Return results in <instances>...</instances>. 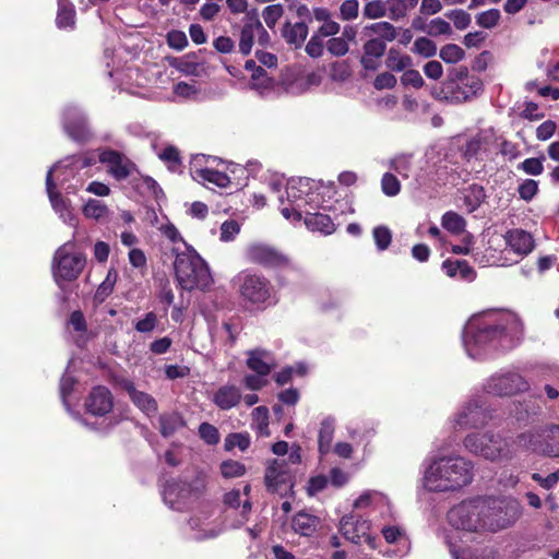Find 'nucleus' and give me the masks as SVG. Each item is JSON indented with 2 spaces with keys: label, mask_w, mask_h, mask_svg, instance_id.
Masks as SVG:
<instances>
[{
  "label": "nucleus",
  "mask_w": 559,
  "mask_h": 559,
  "mask_svg": "<svg viewBox=\"0 0 559 559\" xmlns=\"http://www.w3.org/2000/svg\"><path fill=\"white\" fill-rule=\"evenodd\" d=\"M444 539L454 559H495L491 550H483L480 552H461L452 536L445 535Z\"/></svg>",
  "instance_id": "35"
},
{
  "label": "nucleus",
  "mask_w": 559,
  "mask_h": 559,
  "mask_svg": "<svg viewBox=\"0 0 559 559\" xmlns=\"http://www.w3.org/2000/svg\"><path fill=\"white\" fill-rule=\"evenodd\" d=\"M401 82L403 85L413 86L415 88H420L425 84L421 74L417 70L409 68L401 76Z\"/></svg>",
  "instance_id": "59"
},
{
  "label": "nucleus",
  "mask_w": 559,
  "mask_h": 559,
  "mask_svg": "<svg viewBox=\"0 0 559 559\" xmlns=\"http://www.w3.org/2000/svg\"><path fill=\"white\" fill-rule=\"evenodd\" d=\"M283 13L284 9L281 4H271L263 10L262 17L267 27L273 28L277 21L283 16Z\"/></svg>",
  "instance_id": "52"
},
{
  "label": "nucleus",
  "mask_w": 559,
  "mask_h": 559,
  "mask_svg": "<svg viewBox=\"0 0 559 559\" xmlns=\"http://www.w3.org/2000/svg\"><path fill=\"white\" fill-rule=\"evenodd\" d=\"M386 44L380 38H371L364 45V55L361 57V64L367 70H374L378 66V60L384 55Z\"/></svg>",
  "instance_id": "27"
},
{
  "label": "nucleus",
  "mask_w": 559,
  "mask_h": 559,
  "mask_svg": "<svg viewBox=\"0 0 559 559\" xmlns=\"http://www.w3.org/2000/svg\"><path fill=\"white\" fill-rule=\"evenodd\" d=\"M477 141L481 143V147L484 148V153L491 150V146L497 143L498 135L492 128L484 129L479 131L477 134Z\"/></svg>",
  "instance_id": "58"
},
{
  "label": "nucleus",
  "mask_w": 559,
  "mask_h": 559,
  "mask_svg": "<svg viewBox=\"0 0 559 559\" xmlns=\"http://www.w3.org/2000/svg\"><path fill=\"white\" fill-rule=\"evenodd\" d=\"M239 231L240 225L236 221H226L221 226V240L231 241L239 234Z\"/></svg>",
  "instance_id": "62"
},
{
  "label": "nucleus",
  "mask_w": 559,
  "mask_h": 559,
  "mask_svg": "<svg viewBox=\"0 0 559 559\" xmlns=\"http://www.w3.org/2000/svg\"><path fill=\"white\" fill-rule=\"evenodd\" d=\"M457 29H465L471 24V15L464 10H453L448 14Z\"/></svg>",
  "instance_id": "64"
},
{
  "label": "nucleus",
  "mask_w": 559,
  "mask_h": 559,
  "mask_svg": "<svg viewBox=\"0 0 559 559\" xmlns=\"http://www.w3.org/2000/svg\"><path fill=\"white\" fill-rule=\"evenodd\" d=\"M112 396L105 386H95L88 394L85 407L88 413L95 416H104L112 408Z\"/></svg>",
  "instance_id": "22"
},
{
  "label": "nucleus",
  "mask_w": 559,
  "mask_h": 559,
  "mask_svg": "<svg viewBox=\"0 0 559 559\" xmlns=\"http://www.w3.org/2000/svg\"><path fill=\"white\" fill-rule=\"evenodd\" d=\"M489 532L504 530L514 524L522 515V507L513 498L486 497Z\"/></svg>",
  "instance_id": "11"
},
{
  "label": "nucleus",
  "mask_w": 559,
  "mask_h": 559,
  "mask_svg": "<svg viewBox=\"0 0 559 559\" xmlns=\"http://www.w3.org/2000/svg\"><path fill=\"white\" fill-rule=\"evenodd\" d=\"M73 242L68 241L59 247L52 259V276L57 285L62 288L63 283L75 281L86 264V257L73 251Z\"/></svg>",
  "instance_id": "7"
},
{
  "label": "nucleus",
  "mask_w": 559,
  "mask_h": 559,
  "mask_svg": "<svg viewBox=\"0 0 559 559\" xmlns=\"http://www.w3.org/2000/svg\"><path fill=\"white\" fill-rule=\"evenodd\" d=\"M486 199L485 189L479 185L469 186L464 194V204L469 213L476 211Z\"/></svg>",
  "instance_id": "36"
},
{
  "label": "nucleus",
  "mask_w": 559,
  "mask_h": 559,
  "mask_svg": "<svg viewBox=\"0 0 559 559\" xmlns=\"http://www.w3.org/2000/svg\"><path fill=\"white\" fill-rule=\"evenodd\" d=\"M326 50L333 56L343 57L348 52L349 45L345 38L334 36L328 40Z\"/></svg>",
  "instance_id": "54"
},
{
  "label": "nucleus",
  "mask_w": 559,
  "mask_h": 559,
  "mask_svg": "<svg viewBox=\"0 0 559 559\" xmlns=\"http://www.w3.org/2000/svg\"><path fill=\"white\" fill-rule=\"evenodd\" d=\"M340 531L343 536L354 544L367 543L376 548V539L369 534L370 523L358 515L349 514L342 518Z\"/></svg>",
  "instance_id": "17"
},
{
  "label": "nucleus",
  "mask_w": 559,
  "mask_h": 559,
  "mask_svg": "<svg viewBox=\"0 0 559 559\" xmlns=\"http://www.w3.org/2000/svg\"><path fill=\"white\" fill-rule=\"evenodd\" d=\"M247 366L255 373L266 377L276 367V360L270 352L255 348L248 352Z\"/></svg>",
  "instance_id": "25"
},
{
  "label": "nucleus",
  "mask_w": 559,
  "mask_h": 559,
  "mask_svg": "<svg viewBox=\"0 0 559 559\" xmlns=\"http://www.w3.org/2000/svg\"><path fill=\"white\" fill-rule=\"evenodd\" d=\"M287 201L292 205L294 219H301L302 212L310 209H316L312 203L316 201L317 194L313 191L316 182L309 178L290 179L286 185Z\"/></svg>",
  "instance_id": "12"
},
{
  "label": "nucleus",
  "mask_w": 559,
  "mask_h": 559,
  "mask_svg": "<svg viewBox=\"0 0 559 559\" xmlns=\"http://www.w3.org/2000/svg\"><path fill=\"white\" fill-rule=\"evenodd\" d=\"M442 227L452 234H461L464 231L465 219L455 212H445L441 219Z\"/></svg>",
  "instance_id": "42"
},
{
  "label": "nucleus",
  "mask_w": 559,
  "mask_h": 559,
  "mask_svg": "<svg viewBox=\"0 0 559 559\" xmlns=\"http://www.w3.org/2000/svg\"><path fill=\"white\" fill-rule=\"evenodd\" d=\"M385 7V1H370L364 7V15L372 20L383 17L386 15Z\"/></svg>",
  "instance_id": "55"
},
{
  "label": "nucleus",
  "mask_w": 559,
  "mask_h": 559,
  "mask_svg": "<svg viewBox=\"0 0 559 559\" xmlns=\"http://www.w3.org/2000/svg\"><path fill=\"white\" fill-rule=\"evenodd\" d=\"M241 299L253 306H267L273 302V288L262 275L241 272L235 277Z\"/></svg>",
  "instance_id": "8"
},
{
  "label": "nucleus",
  "mask_w": 559,
  "mask_h": 559,
  "mask_svg": "<svg viewBox=\"0 0 559 559\" xmlns=\"http://www.w3.org/2000/svg\"><path fill=\"white\" fill-rule=\"evenodd\" d=\"M464 50L455 44H448L440 50V58L447 63H456L464 58Z\"/></svg>",
  "instance_id": "44"
},
{
  "label": "nucleus",
  "mask_w": 559,
  "mask_h": 559,
  "mask_svg": "<svg viewBox=\"0 0 559 559\" xmlns=\"http://www.w3.org/2000/svg\"><path fill=\"white\" fill-rule=\"evenodd\" d=\"M308 36V24L297 22L295 24L286 23L283 27V37L288 44L301 45Z\"/></svg>",
  "instance_id": "32"
},
{
  "label": "nucleus",
  "mask_w": 559,
  "mask_h": 559,
  "mask_svg": "<svg viewBox=\"0 0 559 559\" xmlns=\"http://www.w3.org/2000/svg\"><path fill=\"white\" fill-rule=\"evenodd\" d=\"M501 14L498 9H489L476 15V23L484 28H492L498 25Z\"/></svg>",
  "instance_id": "45"
},
{
  "label": "nucleus",
  "mask_w": 559,
  "mask_h": 559,
  "mask_svg": "<svg viewBox=\"0 0 559 559\" xmlns=\"http://www.w3.org/2000/svg\"><path fill=\"white\" fill-rule=\"evenodd\" d=\"M83 214L86 218L100 221L108 216L109 210L103 201L88 199L83 206Z\"/></svg>",
  "instance_id": "38"
},
{
  "label": "nucleus",
  "mask_w": 559,
  "mask_h": 559,
  "mask_svg": "<svg viewBox=\"0 0 559 559\" xmlns=\"http://www.w3.org/2000/svg\"><path fill=\"white\" fill-rule=\"evenodd\" d=\"M159 158L166 163H168V167L170 170H176L177 167L179 166L180 164V158H179V152L176 147L174 146H167L165 147L159 154H158Z\"/></svg>",
  "instance_id": "60"
},
{
  "label": "nucleus",
  "mask_w": 559,
  "mask_h": 559,
  "mask_svg": "<svg viewBox=\"0 0 559 559\" xmlns=\"http://www.w3.org/2000/svg\"><path fill=\"white\" fill-rule=\"evenodd\" d=\"M290 475L284 460H273L265 471V484L269 489L276 491L280 486L289 481Z\"/></svg>",
  "instance_id": "26"
},
{
  "label": "nucleus",
  "mask_w": 559,
  "mask_h": 559,
  "mask_svg": "<svg viewBox=\"0 0 559 559\" xmlns=\"http://www.w3.org/2000/svg\"><path fill=\"white\" fill-rule=\"evenodd\" d=\"M451 99L456 103L468 102L483 92V81L469 75L467 70H460L451 83Z\"/></svg>",
  "instance_id": "18"
},
{
  "label": "nucleus",
  "mask_w": 559,
  "mask_h": 559,
  "mask_svg": "<svg viewBox=\"0 0 559 559\" xmlns=\"http://www.w3.org/2000/svg\"><path fill=\"white\" fill-rule=\"evenodd\" d=\"M254 37H257L261 46H266L270 43V35L263 27L257 10L247 12L243 19V26L239 39V50L241 53H250Z\"/></svg>",
  "instance_id": "15"
},
{
  "label": "nucleus",
  "mask_w": 559,
  "mask_h": 559,
  "mask_svg": "<svg viewBox=\"0 0 559 559\" xmlns=\"http://www.w3.org/2000/svg\"><path fill=\"white\" fill-rule=\"evenodd\" d=\"M252 426L261 437H269V409L265 406L255 407L252 411Z\"/></svg>",
  "instance_id": "37"
},
{
  "label": "nucleus",
  "mask_w": 559,
  "mask_h": 559,
  "mask_svg": "<svg viewBox=\"0 0 559 559\" xmlns=\"http://www.w3.org/2000/svg\"><path fill=\"white\" fill-rule=\"evenodd\" d=\"M372 236L378 250L383 251L389 248L392 241V233L385 226H377L373 228Z\"/></svg>",
  "instance_id": "50"
},
{
  "label": "nucleus",
  "mask_w": 559,
  "mask_h": 559,
  "mask_svg": "<svg viewBox=\"0 0 559 559\" xmlns=\"http://www.w3.org/2000/svg\"><path fill=\"white\" fill-rule=\"evenodd\" d=\"M381 190L388 197H395L401 191V183L393 174L385 173L381 179Z\"/></svg>",
  "instance_id": "49"
},
{
  "label": "nucleus",
  "mask_w": 559,
  "mask_h": 559,
  "mask_svg": "<svg viewBox=\"0 0 559 559\" xmlns=\"http://www.w3.org/2000/svg\"><path fill=\"white\" fill-rule=\"evenodd\" d=\"M524 326L514 312H488L471 318L463 330V345L474 359H487L518 346Z\"/></svg>",
  "instance_id": "1"
},
{
  "label": "nucleus",
  "mask_w": 559,
  "mask_h": 559,
  "mask_svg": "<svg viewBox=\"0 0 559 559\" xmlns=\"http://www.w3.org/2000/svg\"><path fill=\"white\" fill-rule=\"evenodd\" d=\"M319 523L318 516L307 511H300L294 516L292 527L302 536H311L317 531Z\"/></svg>",
  "instance_id": "29"
},
{
  "label": "nucleus",
  "mask_w": 559,
  "mask_h": 559,
  "mask_svg": "<svg viewBox=\"0 0 559 559\" xmlns=\"http://www.w3.org/2000/svg\"><path fill=\"white\" fill-rule=\"evenodd\" d=\"M507 247L520 259L527 255L534 249L532 235L523 229L509 230L506 236Z\"/></svg>",
  "instance_id": "24"
},
{
  "label": "nucleus",
  "mask_w": 559,
  "mask_h": 559,
  "mask_svg": "<svg viewBox=\"0 0 559 559\" xmlns=\"http://www.w3.org/2000/svg\"><path fill=\"white\" fill-rule=\"evenodd\" d=\"M174 267L179 285L186 290L205 289L212 284L207 264L193 249L177 252Z\"/></svg>",
  "instance_id": "5"
},
{
  "label": "nucleus",
  "mask_w": 559,
  "mask_h": 559,
  "mask_svg": "<svg viewBox=\"0 0 559 559\" xmlns=\"http://www.w3.org/2000/svg\"><path fill=\"white\" fill-rule=\"evenodd\" d=\"M248 261L264 266H283L288 263L287 257L264 243H252L246 250Z\"/></svg>",
  "instance_id": "19"
},
{
  "label": "nucleus",
  "mask_w": 559,
  "mask_h": 559,
  "mask_svg": "<svg viewBox=\"0 0 559 559\" xmlns=\"http://www.w3.org/2000/svg\"><path fill=\"white\" fill-rule=\"evenodd\" d=\"M538 191V183L533 179H525L518 188L519 195L524 201H531Z\"/></svg>",
  "instance_id": "57"
},
{
  "label": "nucleus",
  "mask_w": 559,
  "mask_h": 559,
  "mask_svg": "<svg viewBox=\"0 0 559 559\" xmlns=\"http://www.w3.org/2000/svg\"><path fill=\"white\" fill-rule=\"evenodd\" d=\"M385 63L388 69H390L391 71L405 72L408 68L412 67L413 60L408 55H403L391 49L389 51Z\"/></svg>",
  "instance_id": "39"
},
{
  "label": "nucleus",
  "mask_w": 559,
  "mask_h": 559,
  "mask_svg": "<svg viewBox=\"0 0 559 559\" xmlns=\"http://www.w3.org/2000/svg\"><path fill=\"white\" fill-rule=\"evenodd\" d=\"M75 11L72 7L60 4L56 23L59 28L72 27L74 24Z\"/></svg>",
  "instance_id": "47"
},
{
  "label": "nucleus",
  "mask_w": 559,
  "mask_h": 559,
  "mask_svg": "<svg viewBox=\"0 0 559 559\" xmlns=\"http://www.w3.org/2000/svg\"><path fill=\"white\" fill-rule=\"evenodd\" d=\"M366 29L377 34L384 43L396 38V29L389 22H377L366 27Z\"/></svg>",
  "instance_id": "43"
},
{
  "label": "nucleus",
  "mask_w": 559,
  "mask_h": 559,
  "mask_svg": "<svg viewBox=\"0 0 559 559\" xmlns=\"http://www.w3.org/2000/svg\"><path fill=\"white\" fill-rule=\"evenodd\" d=\"M199 433L200 437L207 443V444H216L219 441V433L215 426L203 423L199 427Z\"/></svg>",
  "instance_id": "56"
},
{
  "label": "nucleus",
  "mask_w": 559,
  "mask_h": 559,
  "mask_svg": "<svg viewBox=\"0 0 559 559\" xmlns=\"http://www.w3.org/2000/svg\"><path fill=\"white\" fill-rule=\"evenodd\" d=\"M532 479L538 483L544 489L549 490L559 483V468L545 477L539 473H533Z\"/></svg>",
  "instance_id": "63"
},
{
  "label": "nucleus",
  "mask_w": 559,
  "mask_h": 559,
  "mask_svg": "<svg viewBox=\"0 0 559 559\" xmlns=\"http://www.w3.org/2000/svg\"><path fill=\"white\" fill-rule=\"evenodd\" d=\"M275 83L264 69H255L251 74L250 88L264 96L273 91Z\"/></svg>",
  "instance_id": "34"
},
{
  "label": "nucleus",
  "mask_w": 559,
  "mask_h": 559,
  "mask_svg": "<svg viewBox=\"0 0 559 559\" xmlns=\"http://www.w3.org/2000/svg\"><path fill=\"white\" fill-rule=\"evenodd\" d=\"M250 445V437L248 433H230L225 439V449L233 450L238 448L241 451H246Z\"/></svg>",
  "instance_id": "48"
},
{
  "label": "nucleus",
  "mask_w": 559,
  "mask_h": 559,
  "mask_svg": "<svg viewBox=\"0 0 559 559\" xmlns=\"http://www.w3.org/2000/svg\"><path fill=\"white\" fill-rule=\"evenodd\" d=\"M358 0H345L340 7V19L343 21H353L358 17Z\"/></svg>",
  "instance_id": "53"
},
{
  "label": "nucleus",
  "mask_w": 559,
  "mask_h": 559,
  "mask_svg": "<svg viewBox=\"0 0 559 559\" xmlns=\"http://www.w3.org/2000/svg\"><path fill=\"white\" fill-rule=\"evenodd\" d=\"M73 175V169L61 163L56 164L49 169L46 177V189L52 209L59 214V217L69 225H74L75 216L69 203L57 192V185L63 186L68 177Z\"/></svg>",
  "instance_id": "9"
},
{
  "label": "nucleus",
  "mask_w": 559,
  "mask_h": 559,
  "mask_svg": "<svg viewBox=\"0 0 559 559\" xmlns=\"http://www.w3.org/2000/svg\"><path fill=\"white\" fill-rule=\"evenodd\" d=\"M241 397L242 394L239 386L226 383L213 392L211 401L221 411H229L240 403Z\"/></svg>",
  "instance_id": "23"
},
{
  "label": "nucleus",
  "mask_w": 559,
  "mask_h": 559,
  "mask_svg": "<svg viewBox=\"0 0 559 559\" xmlns=\"http://www.w3.org/2000/svg\"><path fill=\"white\" fill-rule=\"evenodd\" d=\"M488 508L486 497L463 500L448 512L449 524L464 533L489 532Z\"/></svg>",
  "instance_id": "3"
},
{
  "label": "nucleus",
  "mask_w": 559,
  "mask_h": 559,
  "mask_svg": "<svg viewBox=\"0 0 559 559\" xmlns=\"http://www.w3.org/2000/svg\"><path fill=\"white\" fill-rule=\"evenodd\" d=\"M127 392L131 401L147 416L155 415L157 412V402L150 394L136 390L133 384L127 385Z\"/></svg>",
  "instance_id": "30"
},
{
  "label": "nucleus",
  "mask_w": 559,
  "mask_h": 559,
  "mask_svg": "<svg viewBox=\"0 0 559 559\" xmlns=\"http://www.w3.org/2000/svg\"><path fill=\"white\" fill-rule=\"evenodd\" d=\"M513 443L500 432H473L464 439L465 449L474 455L490 462L509 461L514 455Z\"/></svg>",
  "instance_id": "4"
},
{
  "label": "nucleus",
  "mask_w": 559,
  "mask_h": 559,
  "mask_svg": "<svg viewBox=\"0 0 559 559\" xmlns=\"http://www.w3.org/2000/svg\"><path fill=\"white\" fill-rule=\"evenodd\" d=\"M100 163L108 167V173L117 180H124L135 169V165L124 155L112 151L106 150L99 154Z\"/></svg>",
  "instance_id": "20"
},
{
  "label": "nucleus",
  "mask_w": 559,
  "mask_h": 559,
  "mask_svg": "<svg viewBox=\"0 0 559 559\" xmlns=\"http://www.w3.org/2000/svg\"><path fill=\"white\" fill-rule=\"evenodd\" d=\"M116 281L117 272L109 270L105 280L97 287L94 295V300L98 304L104 302L106 298L114 292Z\"/></svg>",
  "instance_id": "41"
},
{
  "label": "nucleus",
  "mask_w": 559,
  "mask_h": 559,
  "mask_svg": "<svg viewBox=\"0 0 559 559\" xmlns=\"http://www.w3.org/2000/svg\"><path fill=\"white\" fill-rule=\"evenodd\" d=\"M474 465L462 456H432L425 461L423 486L431 492H453L469 485Z\"/></svg>",
  "instance_id": "2"
},
{
  "label": "nucleus",
  "mask_w": 559,
  "mask_h": 559,
  "mask_svg": "<svg viewBox=\"0 0 559 559\" xmlns=\"http://www.w3.org/2000/svg\"><path fill=\"white\" fill-rule=\"evenodd\" d=\"M245 472V465L237 461L228 460L221 464V473L225 478L240 477Z\"/></svg>",
  "instance_id": "51"
},
{
  "label": "nucleus",
  "mask_w": 559,
  "mask_h": 559,
  "mask_svg": "<svg viewBox=\"0 0 559 559\" xmlns=\"http://www.w3.org/2000/svg\"><path fill=\"white\" fill-rule=\"evenodd\" d=\"M63 124L66 132L71 139L80 142L88 139L90 131L85 117L76 107L70 106L66 108Z\"/></svg>",
  "instance_id": "21"
},
{
  "label": "nucleus",
  "mask_w": 559,
  "mask_h": 559,
  "mask_svg": "<svg viewBox=\"0 0 559 559\" xmlns=\"http://www.w3.org/2000/svg\"><path fill=\"white\" fill-rule=\"evenodd\" d=\"M205 487L204 479L198 477L193 484L186 481L168 483L163 490L164 502L173 510L182 511L193 498H197Z\"/></svg>",
  "instance_id": "13"
},
{
  "label": "nucleus",
  "mask_w": 559,
  "mask_h": 559,
  "mask_svg": "<svg viewBox=\"0 0 559 559\" xmlns=\"http://www.w3.org/2000/svg\"><path fill=\"white\" fill-rule=\"evenodd\" d=\"M519 449L549 457H559V425L545 424L519 433Z\"/></svg>",
  "instance_id": "6"
},
{
  "label": "nucleus",
  "mask_w": 559,
  "mask_h": 559,
  "mask_svg": "<svg viewBox=\"0 0 559 559\" xmlns=\"http://www.w3.org/2000/svg\"><path fill=\"white\" fill-rule=\"evenodd\" d=\"M528 381L515 369H501L491 374L484 384L487 394L506 397L528 391Z\"/></svg>",
  "instance_id": "10"
},
{
  "label": "nucleus",
  "mask_w": 559,
  "mask_h": 559,
  "mask_svg": "<svg viewBox=\"0 0 559 559\" xmlns=\"http://www.w3.org/2000/svg\"><path fill=\"white\" fill-rule=\"evenodd\" d=\"M418 0H385V16L393 21L403 19L409 9L416 7Z\"/></svg>",
  "instance_id": "33"
},
{
  "label": "nucleus",
  "mask_w": 559,
  "mask_h": 559,
  "mask_svg": "<svg viewBox=\"0 0 559 559\" xmlns=\"http://www.w3.org/2000/svg\"><path fill=\"white\" fill-rule=\"evenodd\" d=\"M519 168L528 175L538 176L544 170L543 158H526L519 165Z\"/></svg>",
  "instance_id": "61"
},
{
  "label": "nucleus",
  "mask_w": 559,
  "mask_h": 559,
  "mask_svg": "<svg viewBox=\"0 0 559 559\" xmlns=\"http://www.w3.org/2000/svg\"><path fill=\"white\" fill-rule=\"evenodd\" d=\"M215 162V157L197 155L191 160V175L200 182H209L219 188H226L230 183L229 177L219 170L210 167Z\"/></svg>",
  "instance_id": "16"
},
{
  "label": "nucleus",
  "mask_w": 559,
  "mask_h": 559,
  "mask_svg": "<svg viewBox=\"0 0 559 559\" xmlns=\"http://www.w3.org/2000/svg\"><path fill=\"white\" fill-rule=\"evenodd\" d=\"M413 51L421 57L430 58L437 53V46L431 39L419 37L414 43Z\"/></svg>",
  "instance_id": "46"
},
{
  "label": "nucleus",
  "mask_w": 559,
  "mask_h": 559,
  "mask_svg": "<svg viewBox=\"0 0 559 559\" xmlns=\"http://www.w3.org/2000/svg\"><path fill=\"white\" fill-rule=\"evenodd\" d=\"M160 432L164 437H169L183 426V420L177 413L163 414L159 417Z\"/></svg>",
  "instance_id": "40"
},
{
  "label": "nucleus",
  "mask_w": 559,
  "mask_h": 559,
  "mask_svg": "<svg viewBox=\"0 0 559 559\" xmlns=\"http://www.w3.org/2000/svg\"><path fill=\"white\" fill-rule=\"evenodd\" d=\"M492 418L481 396L469 400L453 417L454 429H472L486 426Z\"/></svg>",
  "instance_id": "14"
},
{
  "label": "nucleus",
  "mask_w": 559,
  "mask_h": 559,
  "mask_svg": "<svg viewBox=\"0 0 559 559\" xmlns=\"http://www.w3.org/2000/svg\"><path fill=\"white\" fill-rule=\"evenodd\" d=\"M335 430V419L331 416L325 417L320 425L318 443L321 454L330 452Z\"/></svg>",
  "instance_id": "31"
},
{
  "label": "nucleus",
  "mask_w": 559,
  "mask_h": 559,
  "mask_svg": "<svg viewBox=\"0 0 559 559\" xmlns=\"http://www.w3.org/2000/svg\"><path fill=\"white\" fill-rule=\"evenodd\" d=\"M302 217L308 229L312 231H320L325 235H330L335 230V225L331 217L320 212H311L305 210Z\"/></svg>",
  "instance_id": "28"
}]
</instances>
